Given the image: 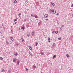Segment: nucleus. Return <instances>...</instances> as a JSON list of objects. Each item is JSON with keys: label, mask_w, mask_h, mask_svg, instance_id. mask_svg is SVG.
I'll return each instance as SVG.
<instances>
[{"label": "nucleus", "mask_w": 73, "mask_h": 73, "mask_svg": "<svg viewBox=\"0 0 73 73\" xmlns=\"http://www.w3.org/2000/svg\"><path fill=\"white\" fill-rule=\"evenodd\" d=\"M19 30H21V29H20V28H19Z\"/></svg>", "instance_id": "50"}, {"label": "nucleus", "mask_w": 73, "mask_h": 73, "mask_svg": "<svg viewBox=\"0 0 73 73\" xmlns=\"http://www.w3.org/2000/svg\"><path fill=\"white\" fill-rule=\"evenodd\" d=\"M29 48L30 50H32V47H31V46L29 47Z\"/></svg>", "instance_id": "17"}, {"label": "nucleus", "mask_w": 73, "mask_h": 73, "mask_svg": "<svg viewBox=\"0 0 73 73\" xmlns=\"http://www.w3.org/2000/svg\"><path fill=\"white\" fill-rule=\"evenodd\" d=\"M27 37H29V35H27Z\"/></svg>", "instance_id": "47"}, {"label": "nucleus", "mask_w": 73, "mask_h": 73, "mask_svg": "<svg viewBox=\"0 0 73 73\" xmlns=\"http://www.w3.org/2000/svg\"><path fill=\"white\" fill-rule=\"evenodd\" d=\"M54 47L55 46H56V44H55V43H54L53 45H52Z\"/></svg>", "instance_id": "16"}, {"label": "nucleus", "mask_w": 73, "mask_h": 73, "mask_svg": "<svg viewBox=\"0 0 73 73\" xmlns=\"http://www.w3.org/2000/svg\"><path fill=\"white\" fill-rule=\"evenodd\" d=\"M36 4H38H38H39V3H38V2H36Z\"/></svg>", "instance_id": "30"}, {"label": "nucleus", "mask_w": 73, "mask_h": 73, "mask_svg": "<svg viewBox=\"0 0 73 73\" xmlns=\"http://www.w3.org/2000/svg\"><path fill=\"white\" fill-rule=\"evenodd\" d=\"M66 56L67 57H69V55L68 54H67Z\"/></svg>", "instance_id": "20"}, {"label": "nucleus", "mask_w": 73, "mask_h": 73, "mask_svg": "<svg viewBox=\"0 0 73 73\" xmlns=\"http://www.w3.org/2000/svg\"><path fill=\"white\" fill-rule=\"evenodd\" d=\"M2 26H4V25H3V24H2Z\"/></svg>", "instance_id": "48"}, {"label": "nucleus", "mask_w": 73, "mask_h": 73, "mask_svg": "<svg viewBox=\"0 0 73 73\" xmlns=\"http://www.w3.org/2000/svg\"><path fill=\"white\" fill-rule=\"evenodd\" d=\"M6 44L7 45H8V44H9V43L8 42V41H7H7H6Z\"/></svg>", "instance_id": "19"}, {"label": "nucleus", "mask_w": 73, "mask_h": 73, "mask_svg": "<svg viewBox=\"0 0 73 73\" xmlns=\"http://www.w3.org/2000/svg\"><path fill=\"white\" fill-rule=\"evenodd\" d=\"M29 54L31 56H33V54H32L31 53V52L30 51L29 52Z\"/></svg>", "instance_id": "3"}, {"label": "nucleus", "mask_w": 73, "mask_h": 73, "mask_svg": "<svg viewBox=\"0 0 73 73\" xmlns=\"http://www.w3.org/2000/svg\"><path fill=\"white\" fill-rule=\"evenodd\" d=\"M0 60H2V61H3V60H4V59H3V58L1 57H0Z\"/></svg>", "instance_id": "11"}, {"label": "nucleus", "mask_w": 73, "mask_h": 73, "mask_svg": "<svg viewBox=\"0 0 73 73\" xmlns=\"http://www.w3.org/2000/svg\"><path fill=\"white\" fill-rule=\"evenodd\" d=\"M58 15H59V13H58L56 14V16H58Z\"/></svg>", "instance_id": "34"}, {"label": "nucleus", "mask_w": 73, "mask_h": 73, "mask_svg": "<svg viewBox=\"0 0 73 73\" xmlns=\"http://www.w3.org/2000/svg\"><path fill=\"white\" fill-rule=\"evenodd\" d=\"M71 7H72V8H73V4L71 5Z\"/></svg>", "instance_id": "36"}, {"label": "nucleus", "mask_w": 73, "mask_h": 73, "mask_svg": "<svg viewBox=\"0 0 73 73\" xmlns=\"http://www.w3.org/2000/svg\"><path fill=\"white\" fill-rule=\"evenodd\" d=\"M21 15V13H19V14H18V16H19L20 17V15Z\"/></svg>", "instance_id": "27"}, {"label": "nucleus", "mask_w": 73, "mask_h": 73, "mask_svg": "<svg viewBox=\"0 0 73 73\" xmlns=\"http://www.w3.org/2000/svg\"><path fill=\"white\" fill-rule=\"evenodd\" d=\"M73 5V4H72Z\"/></svg>", "instance_id": "51"}, {"label": "nucleus", "mask_w": 73, "mask_h": 73, "mask_svg": "<svg viewBox=\"0 0 73 73\" xmlns=\"http://www.w3.org/2000/svg\"><path fill=\"white\" fill-rule=\"evenodd\" d=\"M53 10H53V9H50V10L51 11H53Z\"/></svg>", "instance_id": "33"}, {"label": "nucleus", "mask_w": 73, "mask_h": 73, "mask_svg": "<svg viewBox=\"0 0 73 73\" xmlns=\"http://www.w3.org/2000/svg\"><path fill=\"white\" fill-rule=\"evenodd\" d=\"M31 16H33V14H32L31 15Z\"/></svg>", "instance_id": "37"}, {"label": "nucleus", "mask_w": 73, "mask_h": 73, "mask_svg": "<svg viewBox=\"0 0 73 73\" xmlns=\"http://www.w3.org/2000/svg\"><path fill=\"white\" fill-rule=\"evenodd\" d=\"M60 29V30H62V28H61Z\"/></svg>", "instance_id": "43"}, {"label": "nucleus", "mask_w": 73, "mask_h": 73, "mask_svg": "<svg viewBox=\"0 0 73 73\" xmlns=\"http://www.w3.org/2000/svg\"><path fill=\"white\" fill-rule=\"evenodd\" d=\"M62 27H64V25H62Z\"/></svg>", "instance_id": "41"}, {"label": "nucleus", "mask_w": 73, "mask_h": 73, "mask_svg": "<svg viewBox=\"0 0 73 73\" xmlns=\"http://www.w3.org/2000/svg\"><path fill=\"white\" fill-rule=\"evenodd\" d=\"M36 44L35 45V46H37V45H38V43L36 42Z\"/></svg>", "instance_id": "22"}, {"label": "nucleus", "mask_w": 73, "mask_h": 73, "mask_svg": "<svg viewBox=\"0 0 73 73\" xmlns=\"http://www.w3.org/2000/svg\"><path fill=\"white\" fill-rule=\"evenodd\" d=\"M13 32V31L12 30H11V32H10L11 33H12Z\"/></svg>", "instance_id": "13"}, {"label": "nucleus", "mask_w": 73, "mask_h": 73, "mask_svg": "<svg viewBox=\"0 0 73 73\" xmlns=\"http://www.w3.org/2000/svg\"><path fill=\"white\" fill-rule=\"evenodd\" d=\"M16 23H17L16 22H15L14 23L15 24H16Z\"/></svg>", "instance_id": "42"}, {"label": "nucleus", "mask_w": 73, "mask_h": 73, "mask_svg": "<svg viewBox=\"0 0 73 73\" xmlns=\"http://www.w3.org/2000/svg\"><path fill=\"white\" fill-rule=\"evenodd\" d=\"M24 27H24V26H23V27H21V28H24Z\"/></svg>", "instance_id": "40"}, {"label": "nucleus", "mask_w": 73, "mask_h": 73, "mask_svg": "<svg viewBox=\"0 0 73 73\" xmlns=\"http://www.w3.org/2000/svg\"><path fill=\"white\" fill-rule=\"evenodd\" d=\"M48 16V14H45L44 15V17L45 18H47Z\"/></svg>", "instance_id": "2"}, {"label": "nucleus", "mask_w": 73, "mask_h": 73, "mask_svg": "<svg viewBox=\"0 0 73 73\" xmlns=\"http://www.w3.org/2000/svg\"><path fill=\"white\" fill-rule=\"evenodd\" d=\"M48 42H50V38H49V37H48Z\"/></svg>", "instance_id": "12"}, {"label": "nucleus", "mask_w": 73, "mask_h": 73, "mask_svg": "<svg viewBox=\"0 0 73 73\" xmlns=\"http://www.w3.org/2000/svg\"><path fill=\"white\" fill-rule=\"evenodd\" d=\"M26 27H27V28H28V27H29V25H26Z\"/></svg>", "instance_id": "35"}, {"label": "nucleus", "mask_w": 73, "mask_h": 73, "mask_svg": "<svg viewBox=\"0 0 73 73\" xmlns=\"http://www.w3.org/2000/svg\"><path fill=\"white\" fill-rule=\"evenodd\" d=\"M10 39L11 40H12V41H13V40H14L13 38L12 37H10Z\"/></svg>", "instance_id": "7"}, {"label": "nucleus", "mask_w": 73, "mask_h": 73, "mask_svg": "<svg viewBox=\"0 0 73 73\" xmlns=\"http://www.w3.org/2000/svg\"><path fill=\"white\" fill-rule=\"evenodd\" d=\"M34 17H35V18H37V16H34Z\"/></svg>", "instance_id": "29"}, {"label": "nucleus", "mask_w": 73, "mask_h": 73, "mask_svg": "<svg viewBox=\"0 0 73 73\" xmlns=\"http://www.w3.org/2000/svg\"><path fill=\"white\" fill-rule=\"evenodd\" d=\"M51 4L52 5H53V6H54V3H51Z\"/></svg>", "instance_id": "18"}, {"label": "nucleus", "mask_w": 73, "mask_h": 73, "mask_svg": "<svg viewBox=\"0 0 73 73\" xmlns=\"http://www.w3.org/2000/svg\"><path fill=\"white\" fill-rule=\"evenodd\" d=\"M14 55H15V56H18L19 55V54H17V53H16L15 54H14Z\"/></svg>", "instance_id": "15"}, {"label": "nucleus", "mask_w": 73, "mask_h": 73, "mask_svg": "<svg viewBox=\"0 0 73 73\" xmlns=\"http://www.w3.org/2000/svg\"><path fill=\"white\" fill-rule=\"evenodd\" d=\"M26 71H27V72H28V69L27 68H26Z\"/></svg>", "instance_id": "38"}, {"label": "nucleus", "mask_w": 73, "mask_h": 73, "mask_svg": "<svg viewBox=\"0 0 73 73\" xmlns=\"http://www.w3.org/2000/svg\"><path fill=\"white\" fill-rule=\"evenodd\" d=\"M19 62H20V61H17V63L18 65H19Z\"/></svg>", "instance_id": "14"}, {"label": "nucleus", "mask_w": 73, "mask_h": 73, "mask_svg": "<svg viewBox=\"0 0 73 73\" xmlns=\"http://www.w3.org/2000/svg\"><path fill=\"white\" fill-rule=\"evenodd\" d=\"M56 10H54L52 11V13L54 14L56 13Z\"/></svg>", "instance_id": "4"}, {"label": "nucleus", "mask_w": 73, "mask_h": 73, "mask_svg": "<svg viewBox=\"0 0 73 73\" xmlns=\"http://www.w3.org/2000/svg\"><path fill=\"white\" fill-rule=\"evenodd\" d=\"M56 34H57L58 33V31H55V33Z\"/></svg>", "instance_id": "23"}, {"label": "nucleus", "mask_w": 73, "mask_h": 73, "mask_svg": "<svg viewBox=\"0 0 73 73\" xmlns=\"http://www.w3.org/2000/svg\"><path fill=\"white\" fill-rule=\"evenodd\" d=\"M56 31H53L52 32V33H55Z\"/></svg>", "instance_id": "21"}, {"label": "nucleus", "mask_w": 73, "mask_h": 73, "mask_svg": "<svg viewBox=\"0 0 73 73\" xmlns=\"http://www.w3.org/2000/svg\"><path fill=\"white\" fill-rule=\"evenodd\" d=\"M11 28H12V26H11Z\"/></svg>", "instance_id": "49"}, {"label": "nucleus", "mask_w": 73, "mask_h": 73, "mask_svg": "<svg viewBox=\"0 0 73 73\" xmlns=\"http://www.w3.org/2000/svg\"><path fill=\"white\" fill-rule=\"evenodd\" d=\"M35 33V31H33L32 32V33H31V35L32 36H33V34H34V33Z\"/></svg>", "instance_id": "5"}, {"label": "nucleus", "mask_w": 73, "mask_h": 73, "mask_svg": "<svg viewBox=\"0 0 73 73\" xmlns=\"http://www.w3.org/2000/svg\"><path fill=\"white\" fill-rule=\"evenodd\" d=\"M18 19V18H17V19H15L14 21V22H15V21H17Z\"/></svg>", "instance_id": "6"}, {"label": "nucleus", "mask_w": 73, "mask_h": 73, "mask_svg": "<svg viewBox=\"0 0 73 73\" xmlns=\"http://www.w3.org/2000/svg\"><path fill=\"white\" fill-rule=\"evenodd\" d=\"M21 29H23V30H24L25 28H21Z\"/></svg>", "instance_id": "31"}, {"label": "nucleus", "mask_w": 73, "mask_h": 73, "mask_svg": "<svg viewBox=\"0 0 73 73\" xmlns=\"http://www.w3.org/2000/svg\"><path fill=\"white\" fill-rule=\"evenodd\" d=\"M8 72H9V73H11V70L8 71Z\"/></svg>", "instance_id": "39"}, {"label": "nucleus", "mask_w": 73, "mask_h": 73, "mask_svg": "<svg viewBox=\"0 0 73 73\" xmlns=\"http://www.w3.org/2000/svg\"><path fill=\"white\" fill-rule=\"evenodd\" d=\"M2 71L3 72H5V70L4 69H3L2 70Z\"/></svg>", "instance_id": "24"}, {"label": "nucleus", "mask_w": 73, "mask_h": 73, "mask_svg": "<svg viewBox=\"0 0 73 73\" xmlns=\"http://www.w3.org/2000/svg\"><path fill=\"white\" fill-rule=\"evenodd\" d=\"M17 46H18L19 45V44H17L16 45Z\"/></svg>", "instance_id": "44"}, {"label": "nucleus", "mask_w": 73, "mask_h": 73, "mask_svg": "<svg viewBox=\"0 0 73 73\" xmlns=\"http://www.w3.org/2000/svg\"><path fill=\"white\" fill-rule=\"evenodd\" d=\"M14 3H17V1H16V0H15L14 1Z\"/></svg>", "instance_id": "25"}, {"label": "nucleus", "mask_w": 73, "mask_h": 73, "mask_svg": "<svg viewBox=\"0 0 73 73\" xmlns=\"http://www.w3.org/2000/svg\"><path fill=\"white\" fill-rule=\"evenodd\" d=\"M58 39L59 40H61V38H58Z\"/></svg>", "instance_id": "32"}, {"label": "nucleus", "mask_w": 73, "mask_h": 73, "mask_svg": "<svg viewBox=\"0 0 73 73\" xmlns=\"http://www.w3.org/2000/svg\"><path fill=\"white\" fill-rule=\"evenodd\" d=\"M57 56H56V55H54L53 56V59H54V58L55 57H56Z\"/></svg>", "instance_id": "8"}, {"label": "nucleus", "mask_w": 73, "mask_h": 73, "mask_svg": "<svg viewBox=\"0 0 73 73\" xmlns=\"http://www.w3.org/2000/svg\"><path fill=\"white\" fill-rule=\"evenodd\" d=\"M38 24L39 25H40V24H41V22H39V23H38Z\"/></svg>", "instance_id": "28"}, {"label": "nucleus", "mask_w": 73, "mask_h": 73, "mask_svg": "<svg viewBox=\"0 0 73 73\" xmlns=\"http://www.w3.org/2000/svg\"><path fill=\"white\" fill-rule=\"evenodd\" d=\"M46 20H48V19H46Z\"/></svg>", "instance_id": "46"}, {"label": "nucleus", "mask_w": 73, "mask_h": 73, "mask_svg": "<svg viewBox=\"0 0 73 73\" xmlns=\"http://www.w3.org/2000/svg\"><path fill=\"white\" fill-rule=\"evenodd\" d=\"M72 17H73V14H72Z\"/></svg>", "instance_id": "45"}, {"label": "nucleus", "mask_w": 73, "mask_h": 73, "mask_svg": "<svg viewBox=\"0 0 73 73\" xmlns=\"http://www.w3.org/2000/svg\"><path fill=\"white\" fill-rule=\"evenodd\" d=\"M16 58H15L13 59V62H15L16 61Z\"/></svg>", "instance_id": "1"}, {"label": "nucleus", "mask_w": 73, "mask_h": 73, "mask_svg": "<svg viewBox=\"0 0 73 73\" xmlns=\"http://www.w3.org/2000/svg\"><path fill=\"white\" fill-rule=\"evenodd\" d=\"M21 40H22V42H24V39H23V38H21Z\"/></svg>", "instance_id": "10"}, {"label": "nucleus", "mask_w": 73, "mask_h": 73, "mask_svg": "<svg viewBox=\"0 0 73 73\" xmlns=\"http://www.w3.org/2000/svg\"><path fill=\"white\" fill-rule=\"evenodd\" d=\"M33 67L34 68V69H36V68L35 65H34L33 66Z\"/></svg>", "instance_id": "9"}, {"label": "nucleus", "mask_w": 73, "mask_h": 73, "mask_svg": "<svg viewBox=\"0 0 73 73\" xmlns=\"http://www.w3.org/2000/svg\"><path fill=\"white\" fill-rule=\"evenodd\" d=\"M44 53L42 52L41 53V55H44Z\"/></svg>", "instance_id": "26"}]
</instances>
